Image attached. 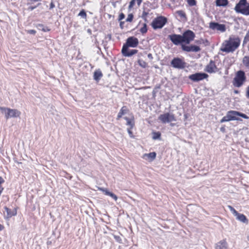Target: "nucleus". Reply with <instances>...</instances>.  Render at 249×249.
I'll use <instances>...</instances> for the list:
<instances>
[{
  "label": "nucleus",
  "instance_id": "nucleus-41",
  "mask_svg": "<svg viewBox=\"0 0 249 249\" xmlns=\"http://www.w3.org/2000/svg\"><path fill=\"white\" fill-rule=\"evenodd\" d=\"M114 238L116 239L117 241H118L119 243H121L122 241V239L120 236L118 235H114Z\"/></svg>",
  "mask_w": 249,
  "mask_h": 249
},
{
  "label": "nucleus",
  "instance_id": "nucleus-22",
  "mask_svg": "<svg viewBox=\"0 0 249 249\" xmlns=\"http://www.w3.org/2000/svg\"><path fill=\"white\" fill-rule=\"evenodd\" d=\"M216 4L218 6H225L228 4V0H216Z\"/></svg>",
  "mask_w": 249,
  "mask_h": 249
},
{
  "label": "nucleus",
  "instance_id": "nucleus-32",
  "mask_svg": "<svg viewBox=\"0 0 249 249\" xmlns=\"http://www.w3.org/2000/svg\"><path fill=\"white\" fill-rule=\"evenodd\" d=\"M160 137V133L159 132L153 133L152 138L154 140L159 139Z\"/></svg>",
  "mask_w": 249,
  "mask_h": 249
},
{
  "label": "nucleus",
  "instance_id": "nucleus-52",
  "mask_svg": "<svg viewBox=\"0 0 249 249\" xmlns=\"http://www.w3.org/2000/svg\"><path fill=\"white\" fill-rule=\"evenodd\" d=\"M234 93H235V94H238L239 93V91L237 90H234Z\"/></svg>",
  "mask_w": 249,
  "mask_h": 249
},
{
  "label": "nucleus",
  "instance_id": "nucleus-3",
  "mask_svg": "<svg viewBox=\"0 0 249 249\" xmlns=\"http://www.w3.org/2000/svg\"><path fill=\"white\" fill-rule=\"evenodd\" d=\"M0 110L5 115L6 119L10 118H17L20 116L21 112L16 109H11L10 108L0 107Z\"/></svg>",
  "mask_w": 249,
  "mask_h": 249
},
{
  "label": "nucleus",
  "instance_id": "nucleus-31",
  "mask_svg": "<svg viewBox=\"0 0 249 249\" xmlns=\"http://www.w3.org/2000/svg\"><path fill=\"white\" fill-rule=\"evenodd\" d=\"M38 27L39 29L41 30L44 32H48L50 31V29L47 27H45L42 24H39Z\"/></svg>",
  "mask_w": 249,
  "mask_h": 249
},
{
  "label": "nucleus",
  "instance_id": "nucleus-43",
  "mask_svg": "<svg viewBox=\"0 0 249 249\" xmlns=\"http://www.w3.org/2000/svg\"><path fill=\"white\" fill-rule=\"evenodd\" d=\"M135 2V0H132L129 3V8H131V7H132L133 6V5H134Z\"/></svg>",
  "mask_w": 249,
  "mask_h": 249
},
{
  "label": "nucleus",
  "instance_id": "nucleus-38",
  "mask_svg": "<svg viewBox=\"0 0 249 249\" xmlns=\"http://www.w3.org/2000/svg\"><path fill=\"white\" fill-rule=\"evenodd\" d=\"M98 189H99V190H100L102 191V192H103L105 193V195H107V196L110 193L107 190L104 189V188H98Z\"/></svg>",
  "mask_w": 249,
  "mask_h": 249
},
{
  "label": "nucleus",
  "instance_id": "nucleus-23",
  "mask_svg": "<svg viewBox=\"0 0 249 249\" xmlns=\"http://www.w3.org/2000/svg\"><path fill=\"white\" fill-rule=\"evenodd\" d=\"M216 30L221 32H224L226 31L225 25L224 24H221L218 23L216 27Z\"/></svg>",
  "mask_w": 249,
  "mask_h": 249
},
{
  "label": "nucleus",
  "instance_id": "nucleus-27",
  "mask_svg": "<svg viewBox=\"0 0 249 249\" xmlns=\"http://www.w3.org/2000/svg\"><path fill=\"white\" fill-rule=\"evenodd\" d=\"M149 15V13L145 11H143L142 12V18L144 20L145 22H148V20L147 19V17Z\"/></svg>",
  "mask_w": 249,
  "mask_h": 249
},
{
  "label": "nucleus",
  "instance_id": "nucleus-45",
  "mask_svg": "<svg viewBox=\"0 0 249 249\" xmlns=\"http://www.w3.org/2000/svg\"><path fill=\"white\" fill-rule=\"evenodd\" d=\"M28 33L30 34H35L36 33V31L34 30H28Z\"/></svg>",
  "mask_w": 249,
  "mask_h": 249
},
{
  "label": "nucleus",
  "instance_id": "nucleus-12",
  "mask_svg": "<svg viewBox=\"0 0 249 249\" xmlns=\"http://www.w3.org/2000/svg\"><path fill=\"white\" fill-rule=\"evenodd\" d=\"M169 38L175 45H178L183 43L181 35L173 34L169 35Z\"/></svg>",
  "mask_w": 249,
  "mask_h": 249
},
{
  "label": "nucleus",
  "instance_id": "nucleus-54",
  "mask_svg": "<svg viewBox=\"0 0 249 249\" xmlns=\"http://www.w3.org/2000/svg\"><path fill=\"white\" fill-rule=\"evenodd\" d=\"M247 240L248 241H249V235L247 236Z\"/></svg>",
  "mask_w": 249,
  "mask_h": 249
},
{
  "label": "nucleus",
  "instance_id": "nucleus-25",
  "mask_svg": "<svg viewBox=\"0 0 249 249\" xmlns=\"http://www.w3.org/2000/svg\"><path fill=\"white\" fill-rule=\"evenodd\" d=\"M243 63L248 68H249V56H246L243 59Z\"/></svg>",
  "mask_w": 249,
  "mask_h": 249
},
{
  "label": "nucleus",
  "instance_id": "nucleus-5",
  "mask_svg": "<svg viewBox=\"0 0 249 249\" xmlns=\"http://www.w3.org/2000/svg\"><path fill=\"white\" fill-rule=\"evenodd\" d=\"M239 112L236 111L231 110L227 112L226 116L223 117L220 120V123L229 122L231 120H238L237 118L239 116Z\"/></svg>",
  "mask_w": 249,
  "mask_h": 249
},
{
  "label": "nucleus",
  "instance_id": "nucleus-40",
  "mask_svg": "<svg viewBox=\"0 0 249 249\" xmlns=\"http://www.w3.org/2000/svg\"><path fill=\"white\" fill-rule=\"evenodd\" d=\"M108 196H111L115 201H116L117 200V199H118V197L117 196L115 195V194H114L113 193H111V192H110Z\"/></svg>",
  "mask_w": 249,
  "mask_h": 249
},
{
  "label": "nucleus",
  "instance_id": "nucleus-50",
  "mask_svg": "<svg viewBox=\"0 0 249 249\" xmlns=\"http://www.w3.org/2000/svg\"><path fill=\"white\" fill-rule=\"evenodd\" d=\"M36 6H35V7H33V6H32V7H30L29 8V9H30V10L32 11V10H33L34 9H35L36 8Z\"/></svg>",
  "mask_w": 249,
  "mask_h": 249
},
{
  "label": "nucleus",
  "instance_id": "nucleus-4",
  "mask_svg": "<svg viewBox=\"0 0 249 249\" xmlns=\"http://www.w3.org/2000/svg\"><path fill=\"white\" fill-rule=\"evenodd\" d=\"M246 76L243 71H238L233 78L232 84L234 87H240L246 81Z\"/></svg>",
  "mask_w": 249,
  "mask_h": 249
},
{
  "label": "nucleus",
  "instance_id": "nucleus-30",
  "mask_svg": "<svg viewBox=\"0 0 249 249\" xmlns=\"http://www.w3.org/2000/svg\"><path fill=\"white\" fill-rule=\"evenodd\" d=\"M228 208L231 212V213L235 216H236L239 213H238L232 206H228Z\"/></svg>",
  "mask_w": 249,
  "mask_h": 249
},
{
  "label": "nucleus",
  "instance_id": "nucleus-26",
  "mask_svg": "<svg viewBox=\"0 0 249 249\" xmlns=\"http://www.w3.org/2000/svg\"><path fill=\"white\" fill-rule=\"evenodd\" d=\"M125 119L126 121V124L129 126L128 128H133L134 125L133 120H131L127 117H125Z\"/></svg>",
  "mask_w": 249,
  "mask_h": 249
},
{
  "label": "nucleus",
  "instance_id": "nucleus-21",
  "mask_svg": "<svg viewBox=\"0 0 249 249\" xmlns=\"http://www.w3.org/2000/svg\"><path fill=\"white\" fill-rule=\"evenodd\" d=\"M128 110L126 106H124L121 109L118 114V118H121L123 115H124L128 112Z\"/></svg>",
  "mask_w": 249,
  "mask_h": 249
},
{
  "label": "nucleus",
  "instance_id": "nucleus-15",
  "mask_svg": "<svg viewBox=\"0 0 249 249\" xmlns=\"http://www.w3.org/2000/svg\"><path fill=\"white\" fill-rule=\"evenodd\" d=\"M206 71L209 73H213L217 71L218 70L214 62L213 61H211L207 66Z\"/></svg>",
  "mask_w": 249,
  "mask_h": 249
},
{
  "label": "nucleus",
  "instance_id": "nucleus-28",
  "mask_svg": "<svg viewBox=\"0 0 249 249\" xmlns=\"http://www.w3.org/2000/svg\"><path fill=\"white\" fill-rule=\"evenodd\" d=\"M138 62L139 65L143 68H145L147 66V64L142 59H139Z\"/></svg>",
  "mask_w": 249,
  "mask_h": 249
},
{
  "label": "nucleus",
  "instance_id": "nucleus-34",
  "mask_svg": "<svg viewBox=\"0 0 249 249\" xmlns=\"http://www.w3.org/2000/svg\"><path fill=\"white\" fill-rule=\"evenodd\" d=\"M147 31V29L146 23H145L143 24V26L140 29V31L142 34H144V33H146Z\"/></svg>",
  "mask_w": 249,
  "mask_h": 249
},
{
  "label": "nucleus",
  "instance_id": "nucleus-53",
  "mask_svg": "<svg viewBox=\"0 0 249 249\" xmlns=\"http://www.w3.org/2000/svg\"><path fill=\"white\" fill-rule=\"evenodd\" d=\"M3 228V227L0 224V231H1Z\"/></svg>",
  "mask_w": 249,
  "mask_h": 249
},
{
  "label": "nucleus",
  "instance_id": "nucleus-51",
  "mask_svg": "<svg viewBox=\"0 0 249 249\" xmlns=\"http://www.w3.org/2000/svg\"><path fill=\"white\" fill-rule=\"evenodd\" d=\"M124 23V22H120V26H121V28H123V25Z\"/></svg>",
  "mask_w": 249,
  "mask_h": 249
},
{
  "label": "nucleus",
  "instance_id": "nucleus-7",
  "mask_svg": "<svg viewBox=\"0 0 249 249\" xmlns=\"http://www.w3.org/2000/svg\"><path fill=\"white\" fill-rule=\"evenodd\" d=\"M183 43L189 44L191 41L194 40L195 34L191 30H187L181 35Z\"/></svg>",
  "mask_w": 249,
  "mask_h": 249
},
{
  "label": "nucleus",
  "instance_id": "nucleus-18",
  "mask_svg": "<svg viewBox=\"0 0 249 249\" xmlns=\"http://www.w3.org/2000/svg\"><path fill=\"white\" fill-rule=\"evenodd\" d=\"M156 157V153L154 152H151L148 154H144L142 158L143 159H145L146 160H148L150 161H153Z\"/></svg>",
  "mask_w": 249,
  "mask_h": 249
},
{
  "label": "nucleus",
  "instance_id": "nucleus-35",
  "mask_svg": "<svg viewBox=\"0 0 249 249\" xmlns=\"http://www.w3.org/2000/svg\"><path fill=\"white\" fill-rule=\"evenodd\" d=\"M188 4L190 6H194L196 4V1L195 0H186Z\"/></svg>",
  "mask_w": 249,
  "mask_h": 249
},
{
  "label": "nucleus",
  "instance_id": "nucleus-29",
  "mask_svg": "<svg viewBox=\"0 0 249 249\" xmlns=\"http://www.w3.org/2000/svg\"><path fill=\"white\" fill-rule=\"evenodd\" d=\"M218 24L216 22H211L209 24V28L213 30H216Z\"/></svg>",
  "mask_w": 249,
  "mask_h": 249
},
{
  "label": "nucleus",
  "instance_id": "nucleus-6",
  "mask_svg": "<svg viewBox=\"0 0 249 249\" xmlns=\"http://www.w3.org/2000/svg\"><path fill=\"white\" fill-rule=\"evenodd\" d=\"M167 22L165 18L160 16L155 18L152 23V26L154 29H160L163 27Z\"/></svg>",
  "mask_w": 249,
  "mask_h": 249
},
{
  "label": "nucleus",
  "instance_id": "nucleus-14",
  "mask_svg": "<svg viewBox=\"0 0 249 249\" xmlns=\"http://www.w3.org/2000/svg\"><path fill=\"white\" fill-rule=\"evenodd\" d=\"M137 52L138 50H131L129 51L126 46H123L122 49V53L123 55L127 57L131 56L137 53Z\"/></svg>",
  "mask_w": 249,
  "mask_h": 249
},
{
  "label": "nucleus",
  "instance_id": "nucleus-33",
  "mask_svg": "<svg viewBox=\"0 0 249 249\" xmlns=\"http://www.w3.org/2000/svg\"><path fill=\"white\" fill-rule=\"evenodd\" d=\"M78 16H80L83 18H87V14L84 10H82L78 14Z\"/></svg>",
  "mask_w": 249,
  "mask_h": 249
},
{
  "label": "nucleus",
  "instance_id": "nucleus-37",
  "mask_svg": "<svg viewBox=\"0 0 249 249\" xmlns=\"http://www.w3.org/2000/svg\"><path fill=\"white\" fill-rule=\"evenodd\" d=\"M98 189H99V190H100L102 191V192H103L105 193V195H107V196L110 193L107 190L104 189V188H98Z\"/></svg>",
  "mask_w": 249,
  "mask_h": 249
},
{
  "label": "nucleus",
  "instance_id": "nucleus-11",
  "mask_svg": "<svg viewBox=\"0 0 249 249\" xmlns=\"http://www.w3.org/2000/svg\"><path fill=\"white\" fill-rule=\"evenodd\" d=\"M171 64L175 68L182 69L184 67L185 63L181 59L175 58L172 60Z\"/></svg>",
  "mask_w": 249,
  "mask_h": 249
},
{
  "label": "nucleus",
  "instance_id": "nucleus-48",
  "mask_svg": "<svg viewBox=\"0 0 249 249\" xmlns=\"http://www.w3.org/2000/svg\"><path fill=\"white\" fill-rule=\"evenodd\" d=\"M148 57L150 59H153V56H152V54L151 53H149L147 55Z\"/></svg>",
  "mask_w": 249,
  "mask_h": 249
},
{
  "label": "nucleus",
  "instance_id": "nucleus-19",
  "mask_svg": "<svg viewBox=\"0 0 249 249\" xmlns=\"http://www.w3.org/2000/svg\"><path fill=\"white\" fill-rule=\"evenodd\" d=\"M103 76V74L100 70H96L93 74V79L98 82Z\"/></svg>",
  "mask_w": 249,
  "mask_h": 249
},
{
  "label": "nucleus",
  "instance_id": "nucleus-16",
  "mask_svg": "<svg viewBox=\"0 0 249 249\" xmlns=\"http://www.w3.org/2000/svg\"><path fill=\"white\" fill-rule=\"evenodd\" d=\"M228 246L226 239H223L216 244L215 248V249H227Z\"/></svg>",
  "mask_w": 249,
  "mask_h": 249
},
{
  "label": "nucleus",
  "instance_id": "nucleus-44",
  "mask_svg": "<svg viewBox=\"0 0 249 249\" xmlns=\"http://www.w3.org/2000/svg\"><path fill=\"white\" fill-rule=\"evenodd\" d=\"M124 18V15L123 13L120 14L119 17V20H121Z\"/></svg>",
  "mask_w": 249,
  "mask_h": 249
},
{
  "label": "nucleus",
  "instance_id": "nucleus-24",
  "mask_svg": "<svg viewBox=\"0 0 249 249\" xmlns=\"http://www.w3.org/2000/svg\"><path fill=\"white\" fill-rule=\"evenodd\" d=\"M176 14H177L180 18L186 19V14L182 10H178L176 12Z\"/></svg>",
  "mask_w": 249,
  "mask_h": 249
},
{
  "label": "nucleus",
  "instance_id": "nucleus-47",
  "mask_svg": "<svg viewBox=\"0 0 249 249\" xmlns=\"http://www.w3.org/2000/svg\"><path fill=\"white\" fill-rule=\"evenodd\" d=\"M138 6H140L142 1V0H136Z\"/></svg>",
  "mask_w": 249,
  "mask_h": 249
},
{
  "label": "nucleus",
  "instance_id": "nucleus-13",
  "mask_svg": "<svg viewBox=\"0 0 249 249\" xmlns=\"http://www.w3.org/2000/svg\"><path fill=\"white\" fill-rule=\"evenodd\" d=\"M181 48L184 51L187 52H198L200 50L199 47L195 45L186 46L185 45L182 44Z\"/></svg>",
  "mask_w": 249,
  "mask_h": 249
},
{
  "label": "nucleus",
  "instance_id": "nucleus-1",
  "mask_svg": "<svg viewBox=\"0 0 249 249\" xmlns=\"http://www.w3.org/2000/svg\"><path fill=\"white\" fill-rule=\"evenodd\" d=\"M240 43L239 38L230 37L223 43L221 51L226 53L233 52L239 47Z\"/></svg>",
  "mask_w": 249,
  "mask_h": 249
},
{
  "label": "nucleus",
  "instance_id": "nucleus-2",
  "mask_svg": "<svg viewBox=\"0 0 249 249\" xmlns=\"http://www.w3.org/2000/svg\"><path fill=\"white\" fill-rule=\"evenodd\" d=\"M234 10L237 13L249 15V3L247 2V0H240L236 5Z\"/></svg>",
  "mask_w": 249,
  "mask_h": 249
},
{
  "label": "nucleus",
  "instance_id": "nucleus-9",
  "mask_svg": "<svg viewBox=\"0 0 249 249\" xmlns=\"http://www.w3.org/2000/svg\"><path fill=\"white\" fill-rule=\"evenodd\" d=\"M208 75L204 73H196L189 76V78L195 82H197L206 78Z\"/></svg>",
  "mask_w": 249,
  "mask_h": 249
},
{
  "label": "nucleus",
  "instance_id": "nucleus-20",
  "mask_svg": "<svg viewBox=\"0 0 249 249\" xmlns=\"http://www.w3.org/2000/svg\"><path fill=\"white\" fill-rule=\"evenodd\" d=\"M236 218L238 220L243 223H248V219L247 218L246 216L242 213H238V214L236 216Z\"/></svg>",
  "mask_w": 249,
  "mask_h": 249
},
{
  "label": "nucleus",
  "instance_id": "nucleus-8",
  "mask_svg": "<svg viewBox=\"0 0 249 249\" xmlns=\"http://www.w3.org/2000/svg\"><path fill=\"white\" fill-rule=\"evenodd\" d=\"M159 119L163 123H168L172 121H175L176 118L174 115L169 113L161 114L159 117Z\"/></svg>",
  "mask_w": 249,
  "mask_h": 249
},
{
  "label": "nucleus",
  "instance_id": "nucleus-36",
  "mask_svg": "<svg viewBox=\"0 0 249 249\" xmlns=\"http://www.w3.org/2000/svg\"><path fill=\"white\" fill-rule=\"evenodd\" d=\"M133 18V15L132 14H129L127 16L126 21L127 22H131V21H132Z\"/></svg>",
  "mask_w": 249,
  "mask_h": 249
},
{
  "label": "nucleus",
  "instance_id": "nucleus-39",
  "mask_svg": "<svg viewBox=\"0 0 249 249\" xmlns=\"http://www.w3.org/2000/svg\"><path fill=\"white\" fill-rule=\"evenodd\" d=\"M132 128H127V132L129 135V136L131 137V138H133L134 137L133 135V133H132V132L131 131V129Z\"/></svg>",
  "mask_w": 249,
  "mask_h": 249
},
{
  "label": "nucleus",
  "instance_id": "nucleus-49",
  "mask_svg": "<svg viewBox=\"0 0 249 249\" xmlns=\"http://www.w3.org/2000/svg\"><path fill=\"white\" fill-rule=\"evenodd\" d=\"M4 182V180L2 177H0V185Z\"/></svg>",
  "mask_w": 249,
  "mask_h": 249
},
{
  "label": "nucleus",
  "instance_id": "nucleus-42",
  "mask_svg": "<svg viewBox=\"0 0 249 249\" xmlns=\"http://www.w3.org/2000/svg\"><path fill=\"white\" fill-rule=\"evenodd\" d=\"M239 116H241L244 119H249V117L247 116L246 114L241 113L240 112H239Z\"/></svg>",
  "mask_w": 249,
  "mask_h": 249
},
{
  "label": "nucleus",
  "instance_id": "nucleus-10",
  "mask_svg": "<svg viewBox=\"0 0 249 249\" xmlns=\"http://www.w3.org/2000/svg\"><path fill=\"white\" fill-rule=\"evenodd\" d=\"M139 43L138 39L133 36L128 37L126 40V42L124 46H127V48L130 47H136L137 46Z\"/></svg>",
  "mask_w": 249,
  "mask_h": 249
},
{
  "label": "nucleus",
  "instance_id": "nucleus-17",
  "mask_svg": "<svg viewBox=\"0 0 249 249\" xmlns=\"http://www.w3.org/2000/svg\"><path fill=\"white\" fill-rule=\"evenodd\" d=\"M5 212H4V216L6 218H9L17 214L16 211H11L7 207H4Z\"/></svg>",
  "mask_w": 249,
  "mask_h": 249
},
{
  "label": "nucleus",
  "instance_id": "nucleus-46",
  "mask_svg": "<svg viewBox=\"0 0 249 249\" xmlns=\"http://www.w3.org/2000/svg\"><path fill=\"white\" fill-rule=\"evenodd\" d=\"M247 97L249 98V86L248 87L247 89Z\"/></svg>",
  "mask_w": 249,
  "mask_h": 249
}]
</instances>
